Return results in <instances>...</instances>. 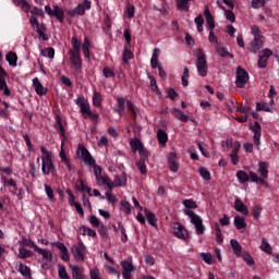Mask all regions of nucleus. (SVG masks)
<instances>
[{
  "mask_svg": "<svg viewBox=\"0 0 279 279\" xmlns=\"http://www.w3.org/2000/svg\"><path fill=\"white\" fill-rule=\"evenodd\" d=\"M204 14L209 29H215V17L213 16V13H210V9H208V7L205 8Z\"/></svg>",
  "mask_w": 279,
  "mask_h": 279,
  "instance_id": "nucleus-17",
  "label": "nucleus"
},
{
  "mask_svg": "<svg viewBox=\"0 0 279 279\" xmlns=\"http://www.w3.org/2000/svg\"><path fill=\"white\" fill-rule=\"evenodd\" d=\"M201 258L207 265H213V263H215V259H213V254H210V253H201Z\"/></svg>",
  "mask_w": 279,
  "mask_h": 279,
  "instance_id": "nucleus-49",
  "label": "nucleus"
},
{
  "mask_svg": "<svg viewBox=\"0 0 279 279\" xmlns=\"http://www.w3.org/2000/svg\"><path fill=\"white\" fill-rule=\"evenodd\" d=\"M7 62H9L10 66H16V62L19 60V57L16 56V52L10 51L7 56Z\"/></svg>",
  "mask_w": 279,
  "mask_h": 279,
  "instance_id": "nucleus-37",
  "label": "nucleus"
},
{
  "mask_svg": "<svg viewBox=\"0 0 279 279\" xmlns=\"http://www.w3.org/2000/svg\"><path fill=\"white\" fill-rule=\"evenodd\" d=\"M225 15L227 21H230V23H234L236 21V16L232 10H225Z\"/></svg>",
  "mask_w": 279,
  "mask_h": 279,
  "instance_id": "nucleus-59",
  "label": "nucleus"
},
{
  "mask_svg": "<svg viewBox=\"0 0 279 279\" xmlns=\"http://www.w3.org/2000/svg\"><path fill=\"white\" fill-rule=\"evenodd\" d=\"M216 51H217L218 56H220V58H234V54L230 53L228 51V48H226V47L218 45L216 47Z\"/></svg>",
  "mask_w": 279,
  "mask_h": 279,
  "instance_id": "nucleus-29",
  "label": "nucleus"
},
{
  "mask_svg": "<svg viewBox=\"0 0 279 279\" xmlns=\"http://www.w3.org/2000/svg\"><path fill=\"white\" fill-rule=\"evenodd\" d=\"M72 48L70 51L73 53H81L82 52V43L77 40V37L73 36L71 39Z\"/></svg>",
  "mask_w": 279,
  "mask_h": 279,
  "instance_id": "nucleus-28",
  "label": "nucleus"
},
{
  "mask_svg": "<svg viewBox=\"0 0 279 279\" xmlns=\"http://www.w3.org/2000/svg\"><path fill=\"white\" fill-rule=\"evenodd\" d=\"M173 234L181 241H189V231L182 223L175 222L173 226Z\"/></svg>",
  "mask_w": 279,
  "mask_h": 279,
  "instance_id": "nucleus-9",
  "label": "nucleus"
},
{
  "mask_svg": "<svg viewBox=\"0 0 279 279\" xmlns=\"http://www.w3.org/2000/svg\"><path fill=\"white\" fill-rule=\"evenodd\" d=\"M134 12H135L134 5L133 4H128L126 5L128 19H134Z\"/></svg>",
  "mask_w": 279,
  "mask_h": 279,
  "instance_id": "nucleus-64",
  "label": "nucleus"
},
{
  "mask_svg": "<svg viewBox=\"0 0 279 279\" xmlns=\"http://www.w3.org/2000/svg\"><path fill=\"white\" fill-rule=\"evenodd\" d=\"M96 182H100L101 186H107L109 191H112V180L109 179V177L102 175L98 180H96Z\"/></svg>",
  "mask_w": 279,
  "mask_h": 279,
  "instance_id": "nucleus-33",
  "label": "nucleus"
},
{
  "mask_svg": "<svg viewBox=\"0 0 279 279\" xmlns=\"http://www.w3.org/2000/svg\"><path fill=\"white\" fill-rule=\"evenodd\" d=\"M264 45L265 44L263 43L262 38H254L250 43L248 51H251V53H258V51H260V49H263Z\"/></svg>",
  "mask_w": 279,
  "mask_h": 279,
  "instance_id": "nucleus-14",
  "label": "nucleus"
},
{
  "mask_svg": "<svg viewBox=\"0 0 279 279\" xmlns=\"http://www.w3.org/2000/svg\"><path fill=\"white\" fill-rule=\"evenodd\" d=\"M256 110H257V112H260V111L271 112V108L269 107V104H267V102H257Z\"/></svg>",
  "mask_w": 279,
  "mask_h": 279,
  "instance_id": "nucleus-45",
  "label": "nucleus"
},
{
  "mask_svg": "<svg viewBox=\"0 0 279 279\" xmlns=\"http://www.w3.org/2000/svg\"><path fill=\"white\" fill-rule=\"evenodd\" d=\"M118 228L121 232L122 243H128V233L125 232V227L123 226V222H118Z\"/></svg>",
  "mask_w": 279,
  "mask_h": 279,
  "instance_id": "nucleus-48",
  "label": "nucleus"
},
{
  "mask_svg": "<svg viewBox=\"0 0 279 279\" xmlns=\"http://www.w3.org/2000/svg\"><path fill=\"white\" fill-rule=\"evenodd\" d=\"M184 215L190 218L191 223L195 227L196 234L202 236L206 232V227H204V220L193 210H184Z\"/></svg>",
  "mask_w": 279,
  "mask_h": 279,
  "instance_id": "nucleus-4",
  "label": "nucleus"
},
{
  "mask_svg": "<svg viewBox=\"0 0 279 279\" xmlns=\"http://www.w3.org/2000/svg\"><path fill=\"white\" fill-rule=\"evenodd\" d=\"M262 252H265L266 254H271V245L269 242H267L266 239L262 240V245H260Z\"/></svg>",
  "mask_w": 279,
  "mask_h": 279,
  "instance_id": "nucleus-51",
  "label": "nucleus"
},
{
  "mask_svg": "<svg viewBox=\"0 0 279 279\" xmlns=\"http://www.w3.org/2000/svg\"><path fill=\"white\" fill-rule=\"evenodd\" d=\"M145 215H146V219H147L148 223L150 226H153V228H156V226H157L156 225V221H157L156 215L147 209H145Z\"/></svg>",
  "mask_w": 279,
  "mask_h": 279,
  "instance_id": "nucleus-41",
  "label": "nucleus"
},
{
  "mask_svg": "<svg viewBox=\"0 0 279 279\" xmlns=\"http://www.w3.org/2000/svg\"><path fill=\"white\" fill-rule=\"evenodd\" d=\"M102 74L105 77H117V74H114V71H112L110 68L105 66L102 69Z\"/></svg>",
  "mask_w": 279,
  "mask_h": 279,
  "instance_id": "nucleus-62",
  "label": "nucleus"
},
{
  "mask_svg": "<svg viewBox=\"0 0 279 279\" xmlns=\"http://www.w3.org/2000/svg\"><path fill=\"white\" fill-rule=\"evenodd\" d=\"M36 33L38 34L39 38H41L43 40L45 41L49 40V37L47 36V34H45V26L37 25Z\"/></svg>",
  "mask_w": 279,
  "mask_h": 279,
  "instance_id": "nucleus-46",
  "label": "nucleus"
},
{
  "mask_svg": "<svg viewBox=\"0 0 279 279\" xmlns=\"http://www.w3.org/2000/svg\"><path fill=\"white\" fill-rule=\"evenodd\" d=\"M58 276L60 279H71V276L66 272V268L62 265H59Z\"/></svg>",
  "mask_w": 279,
  "mask_h": 279,
  "instance_id": "nucleus-47",
  "label": "nucleus"
},
{
  "mask_svg": "<svg viewBox=\"0 0 279 279\" xmlns=\"http://www.w3.org/2000/svg\"><path fill=\"white\" fill-rule=\"evenodd\" d=\"M250 178L251 182H256L257 184H262L263 186H269V183L265 181V178L258 177V174H256L254 171H250Z\"/></svg>",
  "mask_w": 279,
  "mask_h": 279,
  "instance_id": "nucleus-24",
  "label": "nucleus"
},
{
  "mask_svg": "<svg viewBox=\"0 0 279 279\" xmlns=\"http://www.w3.org/2000/svg\"><path fill=\"white\" fill-rule=\"evenodd\" d=\"M40 151L43 154L41 157V172L44 175H53L56 173V165L53 163V159L51 153L47 150V147L41 146Z\"/></svg>",
  "mask_w": 279,
  "mask_h": 279,
  "instance_id": "nucleus-2",
  "label": "nucleus"
},
{
  "mask_svg": "<svg viewBox=\"0 0 279 279\" xmlns=\"http://www.w3.org/2000/svg\"><path fill=\"white\" fill-rule=\"evenodd\" d=\"M158 58H160V49L155 48L150 59L151 69H157L158 66H160L161 63H158Z\"/></svg>",
  "mask_w": 279,
  "mask_h": 279,
  "instance_id": "nucleus-23",
  "label": "nucleus"
},
{
  "mask_svg": "<svg viewBox=\"0 0 279 279\" xmlns=\"http://www.w3.org/2000/svg\"><path fill=\"white\" fill-rule=\"evenodd\" d=\"M234 209L236 213H242V215H250V210L247 209V205H244L243 201L238 198L234 201Z\"/></svg>",
  "mask_w": 279,
  "mask_h": 279,
  "instance_id": "nucleus-16",
  "label": "nucleus"
},
{
  "mask_svg": "<svg viewBox=\"0 0 279 279\" xmlns=\"http://www.w3.org/2000/svg\"><path fill=\"white\" fill-rule=\"evenodd\" d=\"M230 243L235 256H241V252H243V246L240 245L239 241L232 239Z\"/></svg>",
  "mask_w": 279,
  "mask_h": 279,
  "instance_id": "nucleus-35",
  "label": "nucleus"
},
{
  "mask_svg": "<svg viewBox=\"0 0 279 279\" xmlns=\"http://www.w3.org/2000/svg\"><path fill=\"white\" fill-rule=\"evenodd\" d=\"M193 0H177V8L181 12H189V3Z\"/></svg>",
  "mask_w": 279,
  "mask_h": 279,
  "instance_id": "nucleus-38",
  "label": "nucleus"
},
{
  "mask_svg": "<svg viewBox=\"0 0 279 279\" xmlns=\"http://www.w3.org/2000/svg\"><path fill=\"white\" fill-rule=\"evenodd\" d=\"M130 145H131L132 151L134 154H136V151H141L142 149L145 148V147H143V143H141V140H138V138L131 140Z\"/></svg>",
  "mask_w": 279,
  "mask_h": 279,
  "instance_id": "nucleus-31",
  "label": "nucleus"
},
{
  "mask_svg": "<svg viewBox=\"0 0 279 279\" xmlns=\"http://www.w3.org/2000/svg\"><path fill=\"white\" fill-rule=\"evenodd\" d=\"M233 223H234L236 230H243V229L247 228V222H245V218H243L241 216H235Z\"/></svg>",
  "mask_w": 279,
  "mask_h": 279,
  "instance_id": "nucleus-26",
  "label": "nucleus"
},
{
  "mask_svg": "<svg viewBox=\"0 0 279 279\" xmlns=\"http://www.w3.org/2000/svg\"><path fill=\"white\" fill-rule=\"evenodd\" d=\"M132 58H134V53L131 50H129L128 47H124L123 54H122L123 63L128 64V62H130Z\"/></svg>",
  "mask_w": 279,
  "mask_h": 279,
  "instance_id": "nucleus-42",
  "label": "nucleus"
},
{
  "mask_svg": "<svg viewBox=\"0 0 279 279\" xmlns=\"http://www.w3.org/2000/svg\"><path fill=\"white\" fill-rule=\"evenodd\" d=\"M33 86L35 88V93L41 97V95H45V87L43 86V83H40V80L38 77H35L33 80Z\"/></svg>",
  "mask_w": 279,
  "mask_h": 279,
  "instance_id": "nucleus-27",
  "label": "nucleus"
},
{
  "mask_svg": "<svg viewBox=\"0 0 279 279\" xmlns=\"http://www.w3.org/2000/svg\"><path fill=\"white\" fill-rule=\"evenodd\" d=\"M3 182H4V186H12L15 189V191H19V187L16 185V181H14V179H8V178H2Z\"/></svg>",
  "mask_w": 279,
  "mask_h": 279,
  "instance_id": "nucleus-56",
  "label": "nucleus"
},
{
  "mask_svg": "<svg viewBox=\"0 0 279 279\" xmlns=\"http://www.w3.org/2000/svg\"><path fill=\"white\" fill-rule=\"evenodd\" d=\"M41 56H44V58H54L56 50L51 47L46 48L45 50H41Z\"/></svg>",
  "mask_w": 279,
  "mask_h": 279,
  "instance_id": "nucleus-52",
  "label": "nucleus"
},
{
  "mask_svg": "<svg viewBox=\"0 0 279 279\" xmlns=\"http://www.w3.org/2000/svg\"><path fill=\"white\" fill-rule=\"evenodd\" d=\"M250 82V73L245 69L238 66L236 68V80L235 85L238 88H245V85Z\"/></svg>",
  "mask_w": 279,
  "mask_h": 279,
  "instance_id": "nucleus-6",
  "label": "nucleus"
},
{
  "mask_svg": "<svg viewBox=\"0 0 279 279\" xmlns=\"http://www.w3.org/2000/svg\"><path fill=\"white\" fill-rule=\"evenodd\" d=\"M17 271H20V274L23 275L24 278H32V269L23 263L19 265Z\"/></svg>",
  "mask_w": 279,
  "mask_h": 279,
  "instance_id": "nucleus-32",
  "label": "nucleus"
},
{
  "mask_svg": "<svg viewBox=\"0 0 279 279\" xmlns=\"http://www.w3.org/2000/svg\"><path fill=\"white\" fill-rule=\"evenodd\" d=\"M89 167H93L96 180H98L99 178L102 177L101 175V167L100 166H98L97 163L94 162V165H92Z\"/></svg>",
  "mask_w": 279,
  "mask_h": 279,
  "instance_id": "nucleus-61",
  "label": "nucleus"
},
{
  "mask_svg": "<svg viewBox=\"0 0 279 279\" xmlns=\"http://www.w3.org/2000/svg\"><path fill=\"white\" fill-rule=\"evenodd\" d=\"M3 60V54L0 52V62ZM5 70L0 65V90H2V94L4 97H10L12 93L10 92V88L8 87V83L5 82Z\"/></svg>",
  "mask_w": 279,
  "mask_h": 279,
  "instance_id": "nucleus-8",
  "label": "nucleus"
},
{
  "mask_svg": "<svg viewBox=\"0 0 279 279\" xmlns=\"http://www.w3.org/2000/svg\"><path fill=\"white\" fill-rule=\"evenodd\" d=\"M35 252H37V254H40L45 260H49V263L53 260V253H51L47 248H40L39 246H37V248H35Z\"/></svg>",
  "mask_w": 279,
  "mask_h": 279,
  "instance_id": "nucleus-18",
  "label": "nucleus"
},
{
  "mask_svg": "<svg viewBox=\"0 0 279 279\" xmlns=\"http://www.w3.org/2000/svg\"><path fill=\"white\" fill-rule=\"evenodd\" d=\"M121 210H123L125 215H132V204L128 201H121Z\"/></svg>",
  "mask_w": 279,
  "mask_h": 279,
  "instance_id": "nucleus-44",
  "label": "nucleus"
},
{
  "mask_svg": "<svg viewBox=\"0 0 279 279\" xmlns=\"http://www.w3.org/2000/svg\"><path fill=\"white\" fill-rule=\"evenodd\" d=\"M236 178L242 184H244V182H250V180H252V178H250V174H247V172L243 170H239L236 172Z\"/></svg>",
  "mask_w": 279,
  "mask_h": 279,
  "instance_id": "nucleus-40",
  "label": "nucleus"
},
{
  "mask_svg": "<svg viewBox=\"0 0 279 279\" xmlns=\"http://www.w3.org/2000/svg\"><path fill=\"white\" fill-rule=\"evenodd\" d=\"M106 269L108 274H111V276H116L118 279L121 278V272L117 268L112 266H106Z\"/></svg>",
  "mask_w": 279,
  "mask_h": 279,
  "instance_id": "nucleus-58",
  "label": "nucleus"
},
{
  "mask_svg": "<svg viewBox=\"0 0 279 279\" xmlns=\"http://www.w3.org/2000/svg\"><path fill=\"white\" fill-rule=\"evenodd\" d=\"M93 105L95 106V108H100L101 107V93L94 92V94H93Z\"/></svg>",
  "mask_w": 279,
  "mask_h": 279,
  "instance_id": "nucleus-43",
  "label": "nucleus"
},
{
  "mask_svg": "<svg viewBox=\"0 0 279 279\" xmlns=\"http://www.w3.org/2000/svg\"><path fill=\"white\" fill-rule=\"evenodd\" d=\"M157 138H158L160 145H167V143L169 141V135H167V132H165V130L159 129L157 131Z\"/></svg>",
  "mask_w": 279,
  "mask_h": 279,
  "instance_id": "nucleus-30",
  "label": "nucleus"
},
{
  "mask_svg": "<svg viewBox=\"0 0 279 279\" xmlns=\"http://www.w3.org/2000/svg\"><path fill=\"white\" fill-rule=\"evenodd\" d=\"M196 58H197V62H196L197 73L198 75H201V77H206V75H208V61L206 60V52H204V49L202 48L197 49Z\"/></svg>",
  "mask_w": 279,
  "mask_h": 279,
  "instance_id": "nucleus-3",
  "label": "nucleus"
},
{
  "mask_svg": "<svg viewBox=\"0 0 279 279\" xmlns=\"http://www.w3.org/2000/svg\"><path fill=\"white\" fill-rule=\"evenodd\" d=\"M251 4L254 10H260L265 7V0H252Z\"/></svg>",
  "mask_w": 279,
  "mask_h": 279,
  "instance_id": "nucleus-57",
  "label": "nucleus"
},
{
  "mask_svg": "<svg viewBox=\"0 0 279 279\" xmlns=\"http://www.w3.org/2000/svg\"><path fill=\"white\" fill-rule=\"evenodd\" d=\"M71 252L73 254L74 260L82 263L86 258V245L84 242L78 241L77 244L72 245Z\"/></svg>",
  "mask_w": 279,
  "mask_h": 279,
  "instance_id": "nucleus-5",
  "label": "nucleus"
},
{
  "mask_svg": "<svg viewBox=\"0 0 279 279\" xmlns=\"http://www.w3.org/2000/svg\"><path fill=\"white\" fill-rule=\"evenodd\" d=\"M32 256H34V252L25 247L19 248V258L25 259V258H32Z\"/></svg>",
  "mask_w": 279,
  "mask_h": 279,
  "instance_id": "nucleus-39",
  "label": "nucleus"
},
{
  "mask_svg": "<svg viewBox=\"0 0 279 279\" xmlns=\"http://www.w3.org/2000/svg\"><path fill=\"white\" fill-rule=\"evenodd\" d=\"M136 167L138 168V170L142 173V175H146L147 174V166L145 165V161L138 160L136 162Z\"/></svg>",
  "mask_w": 279,
  "mask_h": 279,
  "instance_id": "nucleus-55",
  "label": "nucleus"
},
{
  "mask_svg": "<svg viewBox=\"0 0 279 279\" xmlns=\"http://www.w3.org/2000/svg\"><path fill=\"white\" fill-rule=\"evenodd\" d=\"M45 12L48 16H54L59 23H64V11L59 5H54L53 9L50 5H46Z\"/></svg>",
  "mask_w": 279,
  "mask_h": 279,
  "instance_id": "nucleus-7",
  "label": "nucleus"
},
{
  "mask_svg": "<svg viewBox=\"0 0 279 279\" xmlns=\"http://www.w3.org/2000/svg\"><path fill=\"white\" fill-rule=\"evenodd\" d=\"M258 173L262 178H269V166L265 161H259Z\"/></svg>",
  "mask_w": 279,
  "mask_h": 279,
  "instance_id": "nucleus-22",
  "label": "nucleus"
},
{
  "mask_svg": "<svg viewBox=\"0 0 279 279\" xmlns=\"http://www.w3.org/2000/svg\"><path fill=\"white\" fill-rule=\"evenodd\" d=\"M122 267V276L124 279H132V272L134 271V265L128 260H122L120 263Z\"/></svg>",
  "mask_w": 279,
  "mask_h": 279,
  "instance_id": "nucleus-12",
  "label": "nucleus"
},
{
  "mask_svg": "<svg viewBox=\"0 0 279 279\" xmlns=\"http://www.w3.org/2000/svg\"><path fill=\"white\" fill-rule=\"evenodd\" d=\"M54 128L60 132L61 138H62V145H64V142L66 141V130L64 129V124L62 123V117L56 116Z\"/></svg>",
  "mask_w": 279,
  "mask_h": 279,
  "instance_id": "nucleus-13",
  "label": "nucleus"
},
{
  "mask_svg": "<svg viewBox=\"0 0 279 279\" xmlns=\"http://www.w3.org/2000/svg\"><path fill=\"white\" fill-rule=\"evenodd\" d=\"M70 56V64L74 71L82 70V56L80 52H73V50H69Z\"/></svg>",
  "mask_w": 279,
  "mask_h": 279,
  "instance_id": "nucleus-10",
  "label": "nucleus"
},
{
  "mask_svg": "<svg viewBox=\"0 0 279 279\" xmlns=\"http://www.w3.org/2000/svg\"><path fill=\"white\" fill-rule=\"evenodd\" d=\"M117 104H118V108L113 110L114 112H117V114H119L120 117H123V110H125V98L118 96Z\"/></svg>",
  "mask_w": 279,
  "mask_h": 279,
  "instance_id": "nucleus-20",
  "label": "nucleus"
},
{
  "mask_svg": "<svg viewBox=\"0 0 279 279\" xmlns=\"http://www.w3.org/2000/svg\"><path fill=\"white\" fill-rule=\"evenodd\" d=\"M183 206L187 208V210H195V208H197V203L193 199H185L183 201Z\"/></svg>",
  "mask_w": 279,
  "mask_h": 279,
  "instance_id": "nucleus-50",
  "label": "nucleus"
},
{
  "mask_svg": "<svg viewBox=\"0 0 279 279\" xmlns=\"http://www.w3.org/2000/svg\"><path fill=\"white\" fill-rule=\"evenodd\" d=\"M13 3L14 5H17L19 8H21L23 12H28L29 10H32V7L25 0H13Z\"/></svg>",
  "mask_w": 279,
  "mask_h": 279,
  "instance_id": "nucleus-36",
  "label": "nucleus"
},
{
  "mask_svg": "<svg viewBox=\"0 0 279 279\" xmlns=\"http://www.w3.org/2000/svg\"><path fill=\"white\" fill-rule=\"evenodd\" d=\"M126 183L128 178L125 175H122V178L117 175L116 179L112 181V189H117V186H125Z\"/></svg>",
  "mask_w": 279,
  "mask_h": 279,
  "instance_id": "nucleus-34",
  "label": "nucleus"
},
{
  "mask_svg": "<svg viewBox=\"0 0 279 279\" xmlns=\"http://www.w3.org/2000/svg\"><path fill=\"white\" fill-rule=\"evenodd\" d=\"M75 189H76V191H81L82 193H84V191H86L88 193V196L93 197V193H90L92 190L86 184H84V180L77 179V181L75 183Z\"/></svg>",
  "mask_w": 279,
  "mask_h": 279,
  "instance_id": "nucleus-19",
  "label": "nucleus"
},
{
  "mask_svg": "<svg viewBox=\"0 0 279 279\" xmlns=\"http://www.w3.org/2000/svg\"><path fill=\"white\" fill-rule=\"evenodd\" d=\"M44 186L48 199H50V202H53V199H56V196L53 195V189L51 187V185L48 184H45Z\"/></svg>",
  "mask_w": 279,
  "mask_h": 279,
  "instance_id": "nucleus-53",
  "label": "nucleus"
},
{
  "mask_svg": "<svg viewBox=\"0 0 279 279\" xmlns=\"http://www.w3.org/2000/svg\"><path fill=\"white\" fill-rule=\"evenodd\" d=\"M199 175L202 177L203 180H210V171H208L204 167L199 168Z\"/></svg>",
  "mask_w": 279,
  "mask_h": 279,
  "instance_id": "nucleus-60",
  "label": "nucleus"
},
{
  "mask_svg": "<svg viewBox=\"0 0 279 279\" xmlns=\"http://www.w3.org/2000/svg\"><path fill=\"white\" fill-rule=\"evenodd\" d=\"M22 243L23 245H25L26 247H33V250L36 252V248H38V245H36V243H34V241H32L31 239L27 238H23L22 239Z\"/></svg>",
  "mask_w": 279,
  "mask_h": 279,
  "instance_id": "nucleus-54",
  "label": "nucleus"
},
{
  "mask_svg": "<svg viewBox=\"0 0 279 279\" xmlns=\"http://www.w3.org/2000/svg\"><path fill=\"white\" fill-rule=\"evenodd\" d=\"M252 34H253L254 38H263V32L260 31V28L257 25H254L252 27Z\"/></svg>",
  "mask_w": 279,
  "mask_h": 279,
  "instance_id": "nucleus-63",
  "label": "nucleus"
},
{
  "mask_svg": "<svg viewBox=\"0 0 279 279\" xmlns=\"http://www.w3.org/2000/svg\"><path fill=\"white\" fill-rule=\"evenodd\" d=\"M74 104L80 107V112L84 117V119H90L94 125H97V119H99V113H93L90 110V104L84 96H78Z\"/></svg>",
  "mask_w": 279,
  "mask_h": 279,
  "instance_id": "nucleus-1",
  "label": "nucleus"
},
{
  "mask_svg": "<svg viewBox=\"0 0 279 279\" xmlns=\"http://www.w3.org/2000/svg\"><path fill=\"white\" fill-rule=\"evenodd\" d=\"M172 114L175 119H178L179 121H182L183 123H186L189 121V116L184 114V111L174 108L172 110Z\"/></svg>",
  "mask_w": 279,
  "mask_h": 279,
  "instance_id": "nucleus-25",
  "label": "nucleus"
},
{
  "mask_svg": "<svg viewBox=\"0 0 279 279\" xmlns=\"http://www.w3.org/2000/svg\"><path fill=\"white\" fill-rule=\"evenodd\" d=\"M78 151H81V158L85 165L88 167L95 165V158H93V155H90V151H88V148H85L84 145H78Z\"/></svg>",
  "mask_w": 279,
  "mask_h": 279,
  "instance_id": "nucleus-11",
  "label": "nucleus"
},
{
  "mask_svg": "<svg viewBox=\"0 0 279 279\" xmlns=\"http://www.w3.org/2000/svg\"><path fill=\"white\" fill-rule=\"evenodd\" d=\"M70 268L72 269V278L84 279V269L75 265H70Z\"/></svg>",
  "mask_w": 279,
  "mask_h": 279,
  "instance_id": "nucleus-21",
  "label": "nucleus"
},
{
  "mask_svg": "<svg viewBox=\"0 0 279 279\" xmlns=\"http://www.w3.org/2000/svg\"><path fill=\"white\" fill-rule=\"evenodd\" d=\"M251 130L254 132L253 141L255 145H260V123H258L257 121L254 122V125L251 126Z\"/></svg>",
  "mask_w": 279,
  "mask_h": 279,
  "instance_id": "nucleus-15",
  "label": "nucleus"
}]
</instances>
